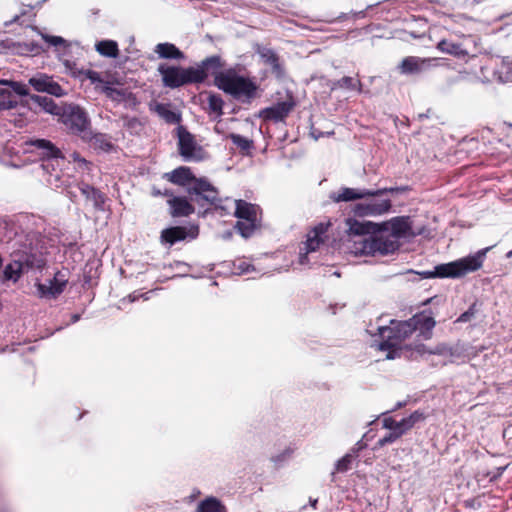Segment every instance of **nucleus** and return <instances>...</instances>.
Returning <instances> with one entry per match:
<instances>
[{
  "instance_id": "obj_1",
  "label": "nucleus",
  "mask_w": 512,
  "mask_h": 512,
  "mask_svg": "<svg viewBox=\"0 0 512 512\" xmlns=\"http://www.w3.org/2000/svg\"><path fill=\"white\" fill-rule=\"evenodd\" d=\"M390 326H379L377 328L382 341L378 349L387 352V359H395L402 355L404 349L402 342L414 331H419L425 339H429L435 327V320L431 315L420 313L411 319L403 322L390 321Z\"/></svg>"
},
{
  "instance_id": "obj_2",
  "label": "nucleus",
  "mask_w": 512,
  "mask_h": 512,
  "mask_svg": "<svg viewBox=\"0 0 512 512\" xmlns=\"http://www.w3.org/2000/svg\"><path fill=\"white\" fill-rule=\"evenodd\" d=\"M207 76H214V85L238 101L249 103L257 95L258 85L249 77L239 73L236 68L221 70L223 63L219 56L204 60Z\"/></svg>"
},
{
  "instance_id": "obj_3",
  "label": "nucleus",
  "mask_w": 512,
  "mask_h": 512,
  "mask_svg": "<svg viewBox=\"0 0 512 512\" xmlns=\"http://www.w3.org/2000/svg\"><path fill=\"white\" fill-rule=\"evenodd\" d=\"M165 178L180 186H185L192 182L193 185L189 189L191 195H195V201L200 203L206 201L207 203L218 207L220 201L217 189L206 178H195L189 167L181 166L173 171L166 173Z\"/></svg>"
},
{
  "instance_id": "obj_4",
  "label": "nucleus",
  "mask_w": 512,
  "mask_h": 512,
  "mask_svg": "<svg viewBox=\"0 0 512 512\" xmlns=\"http://www.w3.org/2000/svg\"><path fill=\"white\" fill-rule=\"evenodd\" d=\"M487 248L476 252L473 255L458 260L437 265L433 271H424L420 275L423 278H459L468 273L477 271L482 267L486 256Z\"/></svg>"
},
{
  "instance_id": "obj_5",
  "label": "nucleus",
  "mask_w": 512,
  "mask_h": 512,
  "mask_svg": "<svg viewBox=\"0 0 512 512\" xmlns=\"http://www.w3.org/2000/svg\"><path fill=\"white\" fill-rule=\"evenodd\" d=\"M165 87L178 88L189 83H201L207 78L204 60L198 67L182 68L162 63L158 66Z\"/></svg>"
},
{
  "instance_id": "obj_6",
  "label": "nucleus",
  "mask_w": 512,
  "mask_h": 512,
  "mask_svg": "<svg viewBox=\"0 0 512 512\" xmlns=\"http://www.w3.org/2000/svg\"><path fill=\"white\" fill-rule=\"evenodd\" d=\"M423 419V413L419 411L413 412L409 417L403 418L400 421H396L390 417L385 418L383 420V426L388 429L389 432L385 436L381 437L377 444L384 446L394 443L396 439L401 437L406 431Z\"/></svg>"
},
{
  "instance_id": "obj_7",
  "label": "nucleus",
  "mask_w": 512,
  "mask_h": 512,
  "mask_svg": "<svg viewBox=\"0 0 512 512\" xmlns=\"http://www.w3.org/2000/svg\"><path fill=\"white\" fill-rule=\"evenodd\" d=\"M235 216L240 219L235 228L244 238L250 237L257 227L258 206L244 200H236Z\"/></svg>"
},
{
  "instance_id": "obj_8",
  "label": "nucleus",
  "mask_w": 512,
  "mask_h": 512,
  "mask_svg": "<svg viewBox=\"0 0 512 512\" xmlns=\"http://www.w3.org/2000/svg\"><path fill=\"white\" fill-rule=\"evenodd\" d=\"M61 119L71 133L82 139H87L90 135V121L85 111L79 106H67L61 113Z\"/></svg>"
},
{
  "instance_id": "obj_9",
  "label": "nucleus",
  "mask_w": 512,
  "mask_h": 512,
  "mask_svg": "<svg viewBox=\"0 0 512 512\" xmlns=\"http://www.w3.org/2000/svg\"><path fill=\"white\" fill-rule=\"evenodd\" d=\"M398 248L399 241L395 236L390 235L380 226L373 232V236L365 239L363 242V251L371 254L387 255L393 253Z\"/></svg>"
},
{
  "instance_id": "obj_10",
  "label": "nucleus",
  "mask_w": 512,
  "mask_h": 512,
  "mask_svg": "<svg viewBox=\"0 0 512 512\" xmlns=\"http://www.w3.org/2000/svg\"><path fill=\"white\" fill-rule=\"evenodd\" d=\"M379 196H367L362 202L352 206V212L358 217H377L384 215L391 209V200Z\"/></svg>"
},
{
  "instance_id": "obj_11",
  "label": "nucleus",
  "mask_w": 512,
  "mask_h": 512,
  "mask_svg": "<svg viewBox=\"0 0 512 512\" xmlns=\"http://www.w3.org/2000/svg\"><path fill=\"white\" fill-rule=\"evenodd\" d=\"M31 145L37 148L40 151V155L43 157L41 168L52 177L53 175L50 173V170H55L54 162L63 159L61 151L52 142L45 139L33 140L31 141ZM47 182L53 184L51 178H48Z\"/></svg>"
},
{
  "instance_id": "obj_12",
  "label": "nucleus",
  "mask_w": 512,
  "mask_h": 512,
  "mask_svg": "<svg viewBox=\"0 0 512 512\" xmlns=\"http://www.w3.org/2000/svg\"><path fill=\"white\" fill-rule=\"evenodd\" d=\"M179 153L185 161H200L205 158V152L199 146L194 136L183 127L178 128Z\"/></svg>"
},
{
  "instance_id": "obj_13",
  "label": "nucleus",
  "mask_w": 512,
  "mask_h": 512,
  "mask_svg": "<svg viewBox=\"0 0 512 512\" xmlns=\"http://www.w3.org/2000/svg\"><path fill=\"white\" fill-rule=\"evenodd\" d=\"M438 61L437 58L407 56L398 64V71L402 75H418L438 66Z\"/></svg>"
},
{
  "instance_id": "obj_14",
  "label": "nucleus",
  "mask_w": 512,
  "mask_h": 512,
  "mask_svg": "<svg viewBox=\"0 0 512 512\" xmlns=\"http://www.w3.org/2000/svg\"><path fill=\"white\" fill-rule=\"evenodd\" d=\"M328 227L329 224L320 223L317 226H315L311 231L308 232L307 240L304 243V247L302 248V250H305V253H301L299 257V263L301 265L307 264L308 254L315 252L324 242Z\"/></svg>"
},
{
  "instance_id": "obj_15",
  "label": "nucleus",
  "mask_w": 512,
  "mask_h": 512,
  "mask_svg": "<svg viewBox=\"0 0 512 512\" xmlns=\"http://www.w3.org/2000/svg\"><path fill=\"white\" fill-rule=\"evenodd\" d=\"M394 190L395 189H393V188L368 190V189H355V188L343 187L337 193H333L331 195V199L336 203L348 202V201H354V200H358V199H364L367 196L383 195L386 192H393Z\"/></svg>"
},
{
  "instance_id": "obj_16",
  "label": "nucleus",
  "mask_w": 512,
  "mask_h": 512,
  "mask_svg": "<svg viewBox=\"0 0 512 512\" xmlns=\"http://www.w3.org/2000/svg\"><path fill=\"white\" fill-rule=\"evenodd\" d=\"M67 284V279L62 272H57L53 279L46 283H36L37 294L41 298L52 299L60 295Z\"/></svg>"
},
{
  "instance_id": "obj_17",
  "label": "nucleus",
  "mask_w": 512,
  "mask_h": 512,
  "mask_svg": "<svg viewBox=\"0 0 512 512\" xmlns=\"http://www.w3.org/2000/svg\"><path fill=\"white\" fill-rule=\"evenodd\" d=\"M29 84L38 92H46L56 97L64 95L62 87L52 77L38 73L29 79Z\"/></svg>"
},
{
  "instance_id": "obj_18",
  "label": "nucleus",
  "mask_w": 512,
  "mask_h": 512,
  "mask_svg": "<svg viewBox=\"0 0 512 512\" xmlns=\"http://www.w3.org/2000/svg\"><path fill=\"white\" fill-rule=\"evenodd\" d=\"M294 101L292 98L278 102L275 105L265 108L260 112V116L265 120H272L275 122L282 121L294 108Z\"/></svg>"
},
{
  "instance_id": "obj_19",
  "label": "nucleus",
  "mask_w": 512,
  "mask_h": 512,
  "mask_svg": "<svg viewBox=\"0 0 512 512\" xmlns=\"http://www.w3.org/2000/svg\"><path fill=\"white\" fill-rule=\"evenodd\" d=\"M379 225L383 230L387 231V233L395 236L398 241L401 238L407 237L411 230L409 217H394Z\"/></svg>"
},
{
  "instance_id": "obj_20",
  "label": "nucleus",
  "mask_w": 512,
  "mask_h": 512,
  "mask_svg": "<svg viewBox=\"0 0 512 512\" xmlns=\"http://www.w3.org/2000/svg\"><path fill=\"white\" fill-rule=\"evenodd\" d=\"M168 204L173 217H186L194 212L193 205L184 197L171 196L168 200Z\"/></svg>"
},
{
  "instance_id": "obj_21",
  "label": "nucleus",
  "mask_w": 512,
  "mask_h": 512,
  "mask_svg": "<svg viewBox=\"0 0 512 512\" xmlns=\"http://www.w3.org/2000/svg\"><path fill=\"white\" fill-rule=\"evenodd\" d=\"M345 224L349 234L353 235H365L373 233L376 231V228L379 227V224L370 221H359L351 217L346 219Z\"/></svg>"
},
{
  "instance_id": "obj_22",
  "label": "nucleus",
  "mask_w": 512,
  "mask_h": 512,
  "mask_svg": "<svg viewBox=\"0 0 512 512\" xmlns=\"http://www.w3.org/2000/svg\"><path fill=\"white\" fill-rule=\"evenodd\" d=\"M21 264L25 266L26 272L32 269H41L45 265V260L41 255L28 252V251H17L16 252Z\"/></svg>"
},
{
  "instance_id": "obj_23",
  "label": "nucleus",
  "mask_w": 512,
  "mask_h": 512,
  "mask_svg": "<svg viewBox=\"0 0 512 512\" xmlns=\"http://www.w3.org/2000/svg\"><path fill=\"white\" fill-rule=\"evenodd\" d=\"M154 52L162 59H183L184 54L172 43H159Z\"/></svg>"
},
{
  "instance_id": "obj_24",
  "label": "nucleus",
  "mask_w": 512,
  "mask_h": 512,
  "mask_svg": "<svg viewBox=\"0 0 512 512\" xmlns=\"http://www.w3.org/2000/svg\"><path fill=\"white\" fill-rule=\"evenodd\" d=\"M13 260L7 264L4 270V276L8 280H13L16 282L23 273L26 272L25 266L21 264L16 251L12 254Z\"/></svg>"
},
{
  "instance_id": "obj_25",
  "label": "nucleus",
  "mask_w": 512,
  "mask_h": 512,
  "mask_svg": "<svg viewBox=\"0 0 512 512\" xmlns=\"http://www.w3.org/2000/svg\"><path fill=\"white\" fill-rule=\"evenodd\" d=\"M197 512H227L226 507L223 503L217 499L216 497L210 496L200 501L197 509Z\"/></svg>"
},
{
  "instance_id": "obj_26",
  "label": "nucleus",
  "mask_w": 512,
  "mask_h": 512,
  "mask_svg": "<svg viewBox=\"0 0 512 512\" xmlns=\"http://www.w3.org/2000/svg\"><path fill=\"white\" fill-rule=\"evenodd\" d=\"M85 141H89L90 145L97 150L108 152L112 150L113 145L110 141V138L105 134H95L92 135L90 132V135L87 139H84Z\"/></svg>"
},
{
  "instance_id": "obj_27",
  "label": "nucleus",
  "mask_w": 512,
  "mask_h": 512,
  "mask_svg": "<svg viewBox=\"0 0 512 512\" xmlns=\"http://www.w3.org/2000/svg\"><path fill=\"white\" fill-rule=\"evenodd\" d=\"M186 238V230L183 227H171L165 229L161 233V240L163 242L173 245L174 243L184 240Z\"/></svg>"
},
{
  "instance_id": "obj_28",
  "label": "nucleus",
  "mask_w": 512,
  "mask_h": 512,
  "mask_svg": "<svg viewBox=\"0 0 512 512\" xmlns=\"http://www.w3.org/2000/svg\"><path fill=\"white\" fill-rule=\"evenodd\" d=\"M207 110L214 119L219 118L223 114L224 101L220 95L210 93L207 97Z\"/></svg>"
},
{
  "instance_id": "obj_29",
  "label": "nucleus",
  "mask_w": 512,
  "mask_h": 512,
  "mask_svg": "<svg viewBox=\"0 0 512 512\" xmlns=\"http://www.w3.org/2000/svg\"><path fill=\"white\" fill-rule=\"evenodd\" d=\"M257 53L267 65H270L275 72L280 71V63L277 54L268 47H258Z\"/></svg>"
},
{
  "instance_id": "obj_30",
  "label": "nucleus",
  "mask_w": 512,
  "mask_h": 512,
  "mask_svg": "<svg viewBox=\"0 0 512 512\" xmlns=\"http://www.w3.org/2000/svg\"><path fill=\"white\" fill-rule=\"evenodd\" d=\"M437 48L443 53L451 54L458 57L466 56L468 54L467 51L463 49L460 44L453 43L447 40H441L438 43Z\"/></svg>"
},
{
  "instance_id": "obj_31",
  "label": "nucleus",
  "mask_w": 512,
  "mask_h": 512,
  "mask_svg": "<svg viewBox=\"0 0 512 512\" xmlns=\"http://www.w3.org/2000/svg\"><path fill=\"white\" fill-rule=\"evenodd\" d=\"M95 48L99 54L106 57H117L118 45L112 40H103L96 43Z\"/></svg>"
},
{
  "instance_id": "obj_32",
  "label": "nucleus",
  "mask_w": 512,
  "mask_h": 512,
  "mask_svg": "<svg viewBox=\"0 0 512 512\" xmlns=\"http://www.w3.org/2000/svg\"><path fill=\"white\" fill-rule=\"evenodd\" d=\"M100 92L104 93L108 98L112 99L113 101H122L125 99L127 94V91L125 89L115 87L110 82H107Z\"/></svg>"
},
{
  "instance_id": "obj_33",
  "label": "nucleus",
  "mask_w": 512,
  "mask_h": 512,
  "mask_svg": "<svg viewBox=\"0 0 512 512\" xmlns=\"http://www.w3.org/2000/svg\"><path fill=\"white\" fill-rule=\"evenodd\" d=\"M32 100L36 102L43 110L47 113L58 115L60 114L59 107L55 104V102L46 96H33Z\"/></svg>"
},
{
  "instance_id": "obj_34",
  "label": "nucleus",
  "mask_w": 512,
  "mask_h": 512,
  "mask_svg": "<svg viewBox=\"0 0 512 512\" xmlns=\"http://www.w3.org/2000/svg\"><path fill=\"white\" fill-rule=\"evenodd\" d=\"M416 350L421 355H424L426 353L442 355V356H452L453 355L452 349L448 345L443 344V343L436 345L432 349H427L425 345H418L416 347Z\"/></svg>"
},
{
  "instance_id": "obj_35",
  "label": "nucleus",
  "mask_w": 512,
  "mask_h": 512,
  "mask_svg": "<svg viewBox=\"0 0 512 512\" xmlns=\"http://www.w3.org/2000/svg\"><path fill=\"white\" fill-rule=\"evenodd\" d=\"M80 190L82 194L86 196L87 199L93 201L96 207H100L104 203L103 194L94 187L85 184L80 188Z\"/></svg>"
},
{
  "instance_id": "obj_36",
  "label": "nucleus",
  "mask_w": 512,
  "mask_h": 512,
  "mask_svg": "<svg viewBox=\"0 0 512 512\" xmlns=\"http://www.w3.org/2000/svg\"><path fill=\"white\" fill-rule=\"evenodd\" d=\"M155 111L168 123L175 124L180 121V115L172 111L168 105L157 104Z\"/></svg>"
},
{
  "instance_id": "obj_37",
  "label": "nucleus",
  "mask_w": 512,
  "mask_h": 512,
  "mask_svg": "<svg viewBox=\"0 0 512 512\" xmlns=\"http://www.w3.org/2000/svg\"><path fill=\"white\" fill-rule=\"evenodd\" d=\"M357 457L358 454L356 453H347L346 455H344L341 459H339L336 462L335 471L332 473V475H334L335 472L344 473L350 470L352 468V464L355 462Z\"/></svg>"
},
{
  "instance_id": "obj_38",
  "label": "nucleus",
  "mask_w": 512,
  "mask_h": 512,
  "mask_svg": "<svg viewBox=\"0 0 512 512\" xmlns=\"http://www.w3.org/2000/svg\"><path fill=\"white\" fill-rule=\"evenodd\" d=\"M335 86L338 88H344V89H349V90L357 89L358 91H361L360 81L355 80L354 78L348 77V76L339 79L335 83Z\"/></svg>"
},
{
  "instance_id": "obj_39",
  "label": "nucleus",
  "mask_w": 512,
  "mask_h": 512,
  "mask_svg": "<svg viewBox=\"0 0 512 512\" xmlns=\"http://www.w3.org/2000/svg\"><path fill=\"white\" fill-rule=\"evenodd\" d=\"M85 76L87 79H89L91 81L92 84L95 85V89L97 91H101L103 86L108 82V81L104 80L101 77L100 73H98L97 71L88 70L85 72Z\"/></svg>"
},
{
  "instance_id": "obj_40",
  "label": "nucleus",
  "mask_w": 512,
  "mask_h": 512,
  "mask_svg": "<svg viewBox=\"0 0 512 512\" xmlns=\"http://www.w3.org/2000/svg\"><path fill=\"white\" fill-rule=\"evenodd\" d=\"M229 138L237 147L242 150H248L251 147L252 142L241 135L232 133L230 134Z\"/></svg>"
},
{
  "instance_id": "obj_41",
  "label": "nucleus",
  "mask_w": 512,
  "mask_h": 512,
  "mask_svg": "<svg viewBox=\"0 0 512 512\" xmlns=\"http://www.w3.org/2000/svg\"><path fill=\"white\" fill-rule=\"evenodd\" d=\"M41 36L51 46H54V47H61V46H63L64 48L67 47L66 40L63 39L60 36H49V35H46V34H41Z\"/></svg>"
},
{
  "instance_id": "obj_42",
  "label": "nucleus",
  "mask_w": 512,
  "mask_h": 512,
  "mask_svg": "<svg viewBox=\"0 0 512 512\" xmlns=\"http://www.w3.org/2000/svg\"><path fill=\"white\" fill-rule=\"evenodd\" d=\"M0 84H4V85H9V86H11V87L13 88V90H14L17 94H19V95L25 96V95H27V94H28V90H27V88H26L24 85H22V84H20V83H18V82H13V81H8V80H2V81H0Z\"/></svg>"
},
{
  "instance_id": "obj_43",
  "label": "nucleus",
  "mask_w": 512,
  "mask_h": 512,
  "mask_svg": "<svg viewBox=\"0 0 512 512\" xmlns=\"http://www.w3.org/2000/svg\"><path fill=\"white\" fill-rule=\"evenodd\" d=\"M475 315V305H472L467 311L462 313L456 322L464 323L470 321Z\"/></svg>"
},
{
  "instance_id": "obj_44",
  "label": "nucleus",
  "mask_w": 512,
  "mask_h": 512,
  "mask_svg": "<svg viewBox=\"0 0 512 512\" xmlns=\"http://www.w3.org/2000/svg\"><path fill=\"white\" fill-rule=\"evenodd\" d=\"M71 156H72L74 162L77 163L78 168H80L82 170H85V169L89 170V167L91 164L87 160H85L78 153H75V152L72 153Z\"/></svg>"
},
{
  "instance_id": "obj_45",
  "label": "nucleus",
  "mask_w": 512,
  "mask_h": 512,
  "mask_svg": "<svg viewBox=\"0 0 512 512\" xmlns=\"http://www.w3.org/2000/svg\"><path fill=\"white\" fill-rule=\"evenodd\" d=\"M509 466V463H506L504 465H501L499 467L496 468V473L495 474H491V472H488V476H490V480L491 481H495L497 480L498 478H500L503 474V472L506 470V468Z\"/></svg>"
},
{
  "instance_id": "obj_46",
  "label": "nucleus",
  "mask_w": 512,
  "mask_h": 512,
  "mask_svg": "<svg viewBox=\"0 0 512 512\" xmlns=\"http://www.w3.org/2000/svg\"><path fill=\"white\" fill-rule=\"evenodd\" d=\"M30 51L34 54H39L42 51V48L39 45L32 43Z\"/></svg>"
},
{
  "instance_id": "obj_47",
  "label": "nucleus",
  "mask_w": 512,
  "mask_h": 512,
  "mask_svg": "<svg viewBox=\"0 0 512 512\" xmlns=\"http://www.w3.org/2000/svg\"><path fill=\"white\" fill-rule=\"evenodd\" d=\"M63 64H64V66L66 67L67 70L73 71L74 63H72L69 60H63Z\"/></svg>"
},
{
  "instance_id": "obj_48",
  "label": "nucleus",
  "mask_w": 512,
  "mask_h": 512,
  "mask_svg": "<svg viewBox=\"0 0 512 512\" xmlns=\"http://www.w3.org/2000/svg\"><path fill=\"white\" fill-rule=\"evenodd\" d=\"M145 294H141V295H136L135 293L131 294L128 296V300L129 302H134L136 301L139 297H144Z\"/></svg>"
},
{
  "instance_id": "obj_49",
  "label": "nucleus",
  "mask_w": 512,
  "mask_h": 512,
  "mask_svg": "<svg viewBox=\"0 0 512 512\" xmlns=\"http://www.w3.org/2000/svg\"><path fill=\"white\" fill-rule=\"evenodd\" d=\"M153 195L154 196H157V195H165V196H168L170 195L168 191H165L164 193H161L159 190H153Z\"/></svg>"
},
{
  "instance_id": "obj_50",
  "label": "nucleus",
  "mask_w": 512,
  "mask_h": 512,
  "mask_svg": "<svg viewBox=\"0 0 512 512\" xmlns=\"http://www.w3.org/2000/svg\"><path fill=\"white\" fill-rule=\"evenodd\" d=\"M79 318H80V316H79L78 314H74V315L72 316V322H73V323L77 322V321L79 320Z\"/></svg>"
},
{
  "instance_id": "obj_51",
  "label": "nucleus",
  "mask_w": 512,
  "mask_h": 512,
  "mask_svg": "<svg viewBox=\"0 0 512 512\" xmlns=\"http://www.w3.org/2000/svg\"><path fill=\"white\" fill-rule=\"evenodd\" d=\"M59 179H60V175H59L58 173H56V174L54 175V180H55V182H57Z\"/></svg>"
},
{
  "instance_id": "obj_52",
  "label": "nucleus",
  "mask_w": 512,
  "mask_h": 512,
  "mask_svg": "<svg viewBox=\"0 0 512 512\" xmlns=\"http://www.w3.org/2000/svg\"><path fill=\"white\" fill-rule=\"evenodd\" d=\"M231 236V232H227L225 235H224V238H230Z\"/></svg>"
},
{
  "instance_id": "obj_53",
  "label": "nucleus",
  "mask_w": 512,
  "mask_h": 512,
  "mask_svg": "<svg viewBox=\"0 0 512 512\" xmlns=\"http://www.w3.org/2000/svg\"><path fill=\"white\" fill-rule=\"evenodd\" d=\"M507 257H508V258H511V257H512V250H511V251H509V252L507 253Z\"/></svg>"
},
{
  "instance_id": "obj_54",
  "label": "nucleus",
  "mask_w": 512,
  "mask_h": 512,
  "mask_svg": "<svg viewBox=\"0 0 512 512\" xmlns=\"http://www.w3.org/2000/svg\"><path fill=\"white\" fill-rule=\"evenodd\" d=\"M317 504V500L312 501V506L315 508Z\"/></svg>"
},
{
  "instance_id": "obj_55",
  "label": "nucleus",
  "mask_w": 512,
  "mask_h": 512,
  "mask_svg": "<svg viewBox=\"0 0 512 512\" xmlns=\"http://www.w3.org/2000/svg\"><path fill=\"white\" fill-rule=\"evenodd\" d=\"M248 268H249V266H248V265H247V267H246V268H242V272H246V271H248Z\"/></svg>"
}]
</instances>
